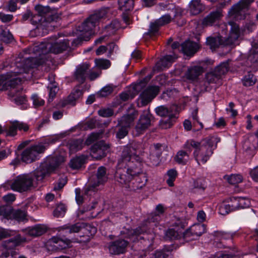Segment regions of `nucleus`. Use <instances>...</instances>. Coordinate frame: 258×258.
Returning a JSON list of instances; mask_svg holds the SVG:
<instances>
[{"mask_svg": "<svg viewBox=\"0 0 258 258\" xmlns=\"http://www.w3.org/2000/svg\"><path fill=\"white\" fill-rule=\"evenodd\" d=\"M206 232V226L204 224H195L191 226L183 233L182 236L186 241L195 240Z\"/></svg>", "mask_w": 258, "mask_h": 258, "instance_id": "nucleus-13", "label": "nucleus"}, {"mask_svg": "<svg viewBox=\"0 0 258 258\" xmlns=\"http://www.w3.org/2000/svg\"><path fill=\"white\" fill-rule=\"evenodd\" d=\"M9 95L13 98V100L17 105L26 104L27 101L25 95L22 93V88L21 86L10 87V90Z\"/></svg>", "mask_w": 258, "mask_h": 258, "instance_id": "nucleus-20", "label": "nucleus"}, {"mask_svg": "<svg viewBox=\"0 0 258 258\" xmlns=\"http://www.w3.org/2000/svg\"><path fill=\"white\" fill-rule=\"evenodd\" d=\"M70 240H62L56 237H53L47 243L46 246L49 250H57L65 249L71 246Z\"/></svg>", "mask_w": 258, "mask_h": 258, "instance_id": "nucleus-16", "label": "nucleus"}, {"mask_svg": "<svg viewBox=\"0 0 258 258\" xmlns=\"http://www.w3.org/2000/svg\"><path fill=\"white\" fill-rule=\"evenodd\" d=\"M234 104L233 102H230L228 107L226 109L227 114L233 117H235L237 115V111L234 109Z\"/></svg>", "mask_w": 258, "mask_h": 258, "instance_id": "nucleus-56", "label": "nucleus"}, {"mask_svg": "<svg viewBox=\"0 0 258 258\" xmlns=\"http://www.w3.org/2000/svg\"><path fill=\"white\" fill-rule=\"evenodd\" d=\"M90 67L88 63H84L77 67L75 73V77L79 82L83 83L87 76L91 80H94L99 76V74L97 73L90 72L89 73Z\"/></svg>", "mask_w": 258, "mask_h": 258, "instance_id": "nucleus-12", "label": "nucleus"}, {"mask_svg": "<svg viewBox=\"0 0 258 258\" xmlns=\"http://www.w3.org/2000/svg\"><path fill=\"white\" fill-rule=\"evenodd\" d=\"M13 211L9 206H3L0 207V216L3 219H10L12 217Z\"/></svg>", "mask_w": 258, "mask_h": 258, "instance_id": "nucleus-39", "label": "nucleus"}, {"mask_svg": "<svg viewBox=\"0 0 258 258\" xmlns=\"http://www.w3.org/2000/svg\"><path fill=\"white\" fill-rule=\"evenodd\" d=\"M133 178H134V181L130 183V184L128 185V188L133 190L142 188L145 185L147 181V177L145 173H141L135 175V172H134V175Z\"/></svg>", "mask_w": 258, "mask_h": 258, "instance_id": "nucleus-24", "label": "nucleus"}, {"mask_svg": "<svg viewBox=\"0 0 258 258\" xmlns=\"http://www.w3.org/2000/svg\"><path fill=\"white\" fill-rule=\"evenodd\" d=\"M68 46V40L64 39L63 40H57L54 42L51 40H47L30 47L28 50V53L33 52L36 55V56L31 58L26 57L21 61H17L15 66L12 67V70L10 71L18 72L15 74L16 76H15V73L12 74L13 78H18V77L20 78V81L18 80L17 82L13 81L12 82L13 87L20 86L19 85V83H21L22 81V78H24L21 77L23 73H27L29 69L36 67L45 62V54L49 52L53 53H60L66 50Z\"/></svg>", "mask_w": 258, "mask_h": 258, "instance_id": "nucleus-1", "label": "nucleus"}, {"mask_svg": "<svg viewBox=\"0 0 258 258\" xmlns=\"http://www.w3.org/2000/svg\"><path fill=\"white\" fill-rule=\"evenodd\" d=\"M160 27L161 26L158 25L156 21L151 23L150 24L149 33L152 35H155L158 31Z\"/></svg>", "mask_w": 258, "mask_h": 258, "instance_id": "nucleus-60", "label": "nucleus"}, {"mask_svg": "<svg viewBox=\"0 0 258 258\" xmlns=\"http://www.w3.org/2000/svg\"><path fill=\"white\" fill-rule=\"evenodd\" d=\"M18 72H8L5 74L0 75V90H8L12 86L13 81L17 82L18 80L20 81V78H13V73H17ZM17 75L15 74V76Z\"/></svg>", "mask_w": 258, "mask_h": 258, "instance_id": "nucleus-19", "label": "nucleus"}, {"mask_svg": "<svg viewBox=\"0 0 258 258\" xmlns=\"http://www.w3.org/2000/svg\"><path fill=\"white\" fill-rule=\"evenodd\" d=\"M236 234V232H226L223 231H215L213 233V235L216 236L218 238L223 239H228L232 238L233 235Z\"/></svg>", "mask_w": 258, "mask_h": 258, "instance_id": "nucleus-45", "label": "nucleus"}, {"mask_svg": "<svg viewBox=\"0 0 258 258\" xmlns=\"http://www.w3.org/2000/svg\"><path fill=\"white\" fill-rule=\"evenodd\" d=\"M231 206H230V204L228 200L223 202L219 206V213L221 215H225L229 212L233 211V210H231Z\"/></svg>", "mask_w": 258, "mask_h": 258, "instance_id": "nucleus-44", "label": "nucleus"}, {"mask_svg": "<svg viewBox=\"0 0 258 258\" xmlns=\"http://www.w3.org/2000/svg\"><path fill=\"white\" fill-rule=\"evenodd\" d=\"M66 211V206L63 204L58 205L53 212V215L56 217H63Z\"/></svg>", "mask_w": 258, "mask_h": 258, "instance_id": "nucleus-48", "label": "nucleus"}, {"mask_svg": "<svg viewBox=\"0 0 258 258\" xmlns=\"http://www.w3.org/2000/svg\"><path fill=\"white\" fill-rule=\"evenodd\" d=\"M186 149V148L185 147ZM187 152L184 151H179L175 157V160L178 164H186L189 159V149H187Z\"/></svg>", "mask_w": 258, "mask_h": 258, "instance_id": "nucleus-34", "label": "nucleus"}, {"mask_svg": "<svg viewBox=\"0 0 258 258\" xmlns=\"http://www.w3.org/2000/svg\"><path fill=\"white\" fill-rule=\"evenodd\" d=\"M159 88L157 86H150L144 90L140 95L138 100L139 107L146 105L158 94Z\"/></svg>", "mask_w": 258, "mask_h": 258, "instance_id": "nucleus-14", "label": "nucleus"}, {"mask_svg": "<svg viewBox=\"0 0 258 258\" xmlns=\"http://www.w3.org/2000/svg\"><path fill=\"white\" fill-rule=\"evenodd\" d=\"M203 73V68L200 66H192L188 69L185 78L189 82H197L198 77Z\"/></svg>", "mask_w": 258, "mask_h": 258, "instance_id": "nucleus-25", "label": "nucleus"}, {"mask_svg": "<svg viewBox=\"0 0 258 258\" xmlns=\"http://www.w3.org/2000/svg\"><path fill=\"white\" fill-rule=\"evenodd\" d=\"M116 48L117 46L114 43L109 44L106 46L101 45L96 50V54L97 55H100L104 54L107 50H108L109 55H108V56H109Z\"/></svg>", "mask_w": 258, "mask_h": 258, "instance_id": "nucleus-38", "label": "nucleus"}, {"mask_svg": "<svg viewBox=\"0 0 258 258\" xmlns=\"http://www.w3.org/2000/svg\"><path fill=\"white\" fill-rule=\"evenodd\" d=\"M120 27L119 22L117 20H114L109 25L106 26L103 31L108 35H111L113 34Z\"/></svg>", "mask_w": 258, "mask_h": 258, "instance_id": "nucleus-36", "label": "nucleus"}, {"mask_svg": "<svg viewBox=\"0 0 258 258\" xmlns=\"http://www.w3.org/2000/svg\"><path fill=\"white\" fill-rule=\"evenodd\" d=\"M95 67L99 69L106 70L111 66L110 61L104 58H98L95 59Z\"/></svg>", "mask_w": 258, "mask_h": 258, "instance_id": "nucleus-41", "label": "nucleus"}, {"mask_svg": "<svg viewBox=\"0 0 258 258\" xmlns=\"http://www.w3.org/2000/svg\"><path fill=\"white\" fill-rule=\"evenodd\" d=\"M29 127L26 123L15 121L13 122L7 131V135L14 136L17 134V130H23L26 132L28 130Z\"/></svg>", "mask_w": 258, "mask_h": 258, "instance_id": "nucleus-27", "label": "nucleus"}, {"mask_svg": "<svg viewBox=\"0 0 258 258\" xmlns=\"http://www.w3.org/2000/svg\"><path fill=\"white\" fill-rule=\"evenodd\" d=\"M64 161V157L62 155L48 157L33 173L22 174L17 176L10 183L11 189L19 192L30 190L36 186L38 181L42 180L46 175L53 172Z\"/></svg>", "mask_w": 258, "mask_h": 258, "instance_id": "nucleus-2", "label": "nucleus"}, {"mask_svg": "<svg viewBox=\"0 0 258 258\" xmlns=\"http://www.w3.org/2000/svg\"><path fill=\"white\" fill-rule=\"evenodd\" d=\"M82 95V92L79 89L74 90L69 96V101L72 104L74 102L79 99Z\"/></svg>", "mask_w": 258, "mask_h": 258, "instance_id": "nucleus-46", "label": "nucleus"}, {"mask_svg": "<svg viewBox=\"0 0 258 258\" xmlns=\"http://www.w3.org/2000/svg\"><path fill=\"white\" fill-rule=\"evenodd\" d=\"M137 115V111L133 109L130 114L124 115L118 121V125L120 126V128L116 134L117 138L122 139L126 136L128 128L131 125Z\"/></svg>", "mask_w": 258, "mask_h": 258, "instance_id": "nucleus-11", "label": "nucleus"}, {"mask_svg": "<svg viewBox=\"0 0 258 258\" xmlns=\"http://www.w3.org/2000/svg\"><path fill=\"white\" fill-rule=\"evenodd\" d=\"M57 139L56 137L49 136L44 139L42 142L39 143L38 144H42L43 145L45 146L46 149L48 146L50 144H54L57 141Z\"/></svg>", "mask_w": 258, "mask_h": 258, "instance_id": "nucleus-53", "label": "nucleus"}, {"mask_svg": "<svg viewBox=\"0 0 258 258\" xmlns=\"http://www.w3.org/2000/svg\"><path fill=\"white\" fill-rule=\"evenodd\" d=\"M100 16L99 14H94L90 16L80 28L81 34L79 39L88 41L96 32L97 26L99 24Z\"/></svg>", "mask_w": 258, "mask_h": 258, "instance_id": "nucleus-7", "label": "nucleus"}, {"mask_svg": "<svg viewBox=\"0 0 258 258\" xmlns=\"http://www.w3.org/2000/svg\"><path fill=\"white\" fill-rule=\"evenodd\" d=\"M137 152L133 147L127 146L123 150L121 158L118 161L117 170L115 173V178L117 181L126 187H128L131 179L134 175V171L130 168L126 170L122 169L126 166H130V162H133L134 160H137Z\"/></svg>", "mask_w": 258, "mask_h": 258, "instance_id": "nucleus-4", "label": "nucleus"}, {"mask_svg": "<svg viewBox=\"0 0 258 258\" xmlns=\"http://www.w3.org/2000/svg\"><path fill=\"white\" fill-rule=\"evenodd\" d=\"M109 146L101 141L94 144L91 148V156L95 159L99 160L104 157L108 151Z\"/></svg>", "mask_w": 258, "mask_h": 258, "instance_id": "nucleus-17", "label": "nucleus"}, {"mask_svg": "<svg viewBox=\"0 0 258 258\" xmlns=\"http://www.w3.org/2000/svg\"><path fill=\"white\" fill-rule=\"evenodd\" d=\"M168 178L167 179V183L170 186H172L174 185V181L175 180L177 176V172L175 170L170 169L167 172Z\"/></svg>", "mask_w": 258, "mask_h": 258, "instance_id": "nucleus-49", "label": "nucleus"}, {"mask_svg": "<svg viewBox=\"0 0 258 258\" xmlns=\"http://www.w3.org/2000/svg\"><path fill=\"white\" fill-rule=\"evenodd\" d=\"M113 91V88L110 86H106L103 88L99 92V95L101 97H106L110 94Z\"/></svg>", "mask_w": 258, "mask_h": 258, "instance_id": "nucleus-57", "label": "nucleus"}, {"mask_svg": "<svg viewBox=\"0 0 258 258\" xmlns=\"http://www.w3.org/2000/svg\"><path fill=\"white\" fill-rule=\"evenodd\" d=\"M13 40V36L7 27L0 26V40L6 43H10Z\"/></svg>", "mask_w": 258, "mask_h": 258, "instance_id": "nucleus-32", "label": "nucleus"}, {"mask_svg": "<svg viewBox=\"0 0 258 258\" xmlns=\"http://www.w3.org/2000/svg\"><path fill=\"white\" fill-rule=\"evenodd\" d=\"M228 62L226 61L221 63L219 66L217 67L214 70V72L220 78L221 75L225 74L228 72Z\"/></svg>", "mask_w": 258, "mask_h": 258, "instance_id": "nucleus-42", "label": "nucleus"}, {"mask_svg": "<svg viewBox=\"0 0 258 258\" xmlns=\"http://www.w3.org/2000/svg\"><path fill=\"white\" fill-rule=\"evenodd\" d=\"M176 57L172 55H167L162 58L159 61L161 66L164 68L168 67V66L174 60Z\"/></svg>", "mask_w": 258, "mask_h": 258, "instance_id": "nucleus-47", "label": "nucleus"}, {"mask_svg": "<svg viewBox=\"0 0 258 258\" xmlns=\"http://www.w3.org/2000/svg\"><path fill=\"white\" fill-rule=\"evenodd\" d=\"M85 159L84 156L76 157L70 161V166L73 169H79L84 163Z\"/></svg>", "mask_w": 258, "mask_h": 258, "instance_id": "nucleus-37", "label": "nucleus"}, {"mask_svg": "<svg viewBox=\"0 0 258 258\" xmlns=\"http://www.w3.org/2000/svg\"><path fill=\"white\" fill-rule=\"evenodd\" d=\"M175 106L161 105L155 108L156 114L162 117L167 118L166 120H162L160 122V126L163 128L170 127L177 118V112Z\"/></svg>", "mask_w": 258, "mask_h": 258, "instance_id": "nucleus-8", "label": "nucleus"}, {"mask_svg": "<svg viewBox=\"0 0 258 258\" xmlns=\"http://www.w3.org/2000/svg\"><path fill=\"white\" fill-rule=\"evenodd\" d=\"M230 30L228 36L227 35L226 30H228V25L223 23L221 24L220 28L221 32L217 37H209L207 39V43L210 46L211 49L214 50L219 45H233L237 44V41L240 35V31L238 26L234 22H229Z\"/></svg>", "mask_w": 258, "mask_h": 258, "instance_id": "nucleus-6", "label": "nucleus"}, {"mask_svg": "<svg viewBox=\"0 0 258 258\" xmlns=\"http://www.w3.org/2000/svg\"><path fill=\"white\" fill-rule=\"evenodd\" d=\"M31 98L33 105L35 107L40 106L44 104V101L40 98L36 94L32 95Z\"/></svg>", "mask_w": 258, "mask_h": 258, "instance_id": "nucleus-59", "label": "nucleus"}, {"mask_svg": "<svg viewBox=\"0 0 258 258\" xmlns=\"http://www.w3.org/2000/svg\"><path fill=\"white\" fill-rule=\"evenodd\" d=\"M165 208L161 204H159L156 208V214L149 218L148 224L139 227L136 230H131L128 232V238L131 240L135 242L139 239H147L148 241H153L156 235L153 231H151L154 226L157 227V223L160 220V215L164 213Z\"/></svg>", "mask_w": 258, "mask_h": 258, "instance_id": "nucleus-5", "label": "nucleus"}, {"mask_svg": "<svg viewBox=\"0 0 258 258\" xmlns=\"http://www.w3.org/2000/svg\"><path fill=\"white\" fill-rule=\"evenodd\" d=\"M229 184L235 185L241 183L243 180V176L239 174H232L230 175H225L224 177Z\"/></svg>", "mask_w": 258, "mask_h": 258, "instance_id": "nucleus-35", "label": "nucleus"}, {"mask_svg": "<svg viewBox=\"0 0 258 258\" xmlns=\"http://www.w3.org/2000/svg\"><path fill=\"white\" fill-rule=\"evenodd\" d=\"M46 230V228L44 225H36L26 229L25 232L31 236H38L45 233Z\"/></svg>", "mask_w": 258, "mask_h": 258, "instance_id": "nucleus-30", "label": "nucleus"}, {"mask_svg": "<svg viewBox=\"0 0 258 258\" xmlns=\"http://www.w3.org/2000/svg\"><path fill=\"white\" fill-rule=\"evenodd\" d=\"M181 47L183 52L187 55H192L199 48V45L197 43L189 40L185 41L182 44Z\"/></svg>", "mask_w": 258, "mask_h": 258, "instance_id": "nucleus-29", "label": "nucleus"}, {"mask_svg": "<svg viewBox=\"0 0 258 258\" xmlns=\"http://www.w3.org/2000/svg\"><path fill=\"white\" fill-rule=\"evenodd\" d=\"M220 141V138L216 136L208 137L200 142L193 140L188 141L185 144L186 148L191 152L190 147L194 149V156L198 164H205L210 159L216 148L217 144Z\"/></svg>", "mask_w": 258, "mask_h": 258, "instance_id": "nucleus-3", "label": "nucleus"}, {"mask_svg": "<svg viewBox=\"0 0 258 258\" xmlns=\"http://www.w3.org/2000/svg\"><path fill=\"white\" fill-rule=\"evenodd\" d=\"M119 9L123 11H131L134 7L133 0H118Z\"/></svg>", "mask_w": 258, "mask_h": 258, "instance_id": "nucleus-40", "label": "nucleus"}, {"mask_svg": "<svg viewBox=\"0 0 258 258\" xmlns=\"http://www.w3.org/2000/svg\"><path fill=\"white\" fill-rule=\"evenodd\" d=\"M222 17L221 10L212 12L203 19L202 25L204 27L212 26L218 22Z\"/></svg>", "mask_w": 258, "mask_h": 258, "instance_id": "nucleus-23", "label": "nucleus"}, {"mask_svg": "<svg viewBox=\"0 0 258 258\" xmlns=\"http://www.w3.org/2000/svg\"><path fill=\"white\" fill-rule=\"evenodd\" d=\"M84 227V224L81 223H77L71 226L69 229L70 233L78 232Z\"/></svg>", "mask_w": 258, "mask_h": 258, "instance_id": "nucleus-61", "label": "nucleus"}, {"mask_svg": "<svg viewBox=\"0 0 258 258\" xmlns=\"http://www.w3.org/2000/svg\"><path fill=\"white\" fill-rule=\"evenodd\" d=\"M13 16L12 15L5 14L0 13V20L3 23H7L11 21L13 19Z\"/></svg>", "mask_w": 258, "mask_h": 258, "instance_id": "nucleus-63", "label": "nucleus"}, {"mask_svg": "<svg viewBox=\"0 0 258 258\" xmlns=\"http://www.w3.org/2000/svg\"><path fill=\"white\" fill-rule=\"evenodd\" d=\"M171 20V17L169 15H165L156 21L160 26L168 24Z\"/></svg>", "mask_w": 258, "mask_h": 258, "instance_id": "nucleus-52", "label": "nucleus"}, {"mask_svg": "<svg viewBox=\"0 0 258 258\" xmlns=\"http://www.w3.org/2000/svg\"><path fill=\"white\" fill-rule=\"evenodd\" d=\"M107 176L106 175V169L104 167H100L97 171V182H95L92 185L89 186L87 188L85 191V195H91L92 191H94L96 186L99 185L100 184H102L107 180Z\"/></svg>", "mask_w": 258, "mask_h": 258, "instance_id": "nucleus-22", "label": "nucleus"}, {"mask_svg": "<svg viewBox=\"0 0 258 258\" xmlns=\"http://www.w3.org/2000/svg\"><path fill=\"white\" fill-rule=\"evenodd\" d=\"M49 98L48 101H52L55 96V95L58 91V88L56 86H53L49 87Z\"/></svg>", "mask_w": 258, "mask_h": 258, "instance_id": "nucleus-62", "label": "nucleus"}, {"mask_svg": "<svg viewBox=\"0 0 258 258\" xmlns=\"http://www.w3.org/2000/svg\"><path fill=\"white\" fill-rule=\"evenodd\" d=\"M173 227H175L170 228L166 231L165 237L166 239H173L180 238L179 233L181 232L182 230L181 224L178 222V223H175Z\"/></svg>", "mask_w": 258, "mask_h": 258, "instance_id": "nucleus-26", "label": "nucleus"}, {"mask_svg": "<svg viewBox=\"0 0 258 258\" xmlns=\"http://www.w3.org/2000/svg\"><path fill=\"white\" fill-rule=\"evenodd\" d=\"M98 114L101 116L107 117L112 116L113 114V112L111 109L103 108L98 111Z\"/></svg>", "mask_w": 258, "mask_h": 258, "instance_id": "nucleus-58", "label": "nucleus"}, {"mask_svg": "<svg viewBox=\"0 0 258 258\" xmlns=\"http://www.w3.org/2000/svg\"><path fill=\"white\" fill-rule=\"evenodd\" d=\"M240 209H243L249 207L250 205V200L246 198L238 197Z\"/></svg>", "mask_w": 258, "mask_h": 258, "instance_id": "nucleus-54", "label": "nucleus"}, {"mask_svg": "<svg viewBox=\"0 0 258 258\" xmlns=\"http://www.w3.org/2000/svg\"><path fill=\"white\" fill-rule=\"evenodd\" d=\"M25 241L26 238L22 237L19 234L13 238L5 241L2 245V253L0 258H12L14 251L12 249Z\"/></svg>", "mask_w": 258, "mask_h": 258, "instance_id": "nucleus-10", "label": "nucleus"}, {"mask_svg": "<svg viewBox=\"0 0 258 258\" xmlns=\"http://www.w3.org/2000/svg\"><path fill=\"white\" fill-rule=\"evenodd\" d=\"M231 209L235 211L240 209L238 197H232L228 200Z\"/></svg>", "mask_w": 258, "mask_h": 258, "instance_id": "nucleus-51", "label": "nucleus"}, {"mask_svg": "<svg viewBox=\"0 0 258 258\" xmlns=\"http://www.w3.org/2000/svg\"><path fill=\"white\" fill-rule=\"evenodd\" d=\"M254 2V0H241L239 3L234 5L229 12L231 16H233L237 19L244 18L242 15L247 10L248 6Z\"/></svg>", "mask_w": 258, "mask_h": 258, "instance_id": "nucleus-15", "label": "nucleus"}, {"mask_svg": "<svg viewBox=\"0 0 258 258\" xmlns=\"http://www.w3.org/2000/svg\"><path fill=\"white\" fill-rule=\"evenodd\" d=\"M151 117L152 115L150 114L149 109L144 111L136 126V130L138 134H141L142 132L148 128L151 125Z\"/></svg>", "mask_w": 258, "mask_h": 258, "instance_id": "nucleus-18", "label": "nucleus"}, {"mask_svg": "<svg viewBox=\"0 0 258 258\" xmlns=\"http://www.w3.org/2000/svg\"><path fill=\"white\" fill-rule=\"evenodd\" d=\"M84 145L82 139L72 140L69 141L68 146L71 153H75L82 149Z\"/></svg>", "mask_w": 258, "mask_h": 258, "instance_id": "nucleus-33", "label": "nucleus"}, {"mask_svg": "<svg viewBox=\"0 0 258 258\" xmlns=\"http://www.w3.org/2000/svg\"><path fill=\"white\" fill-rule=\"evenodd\" d=\"M127 245V241L123 239H119L110 242L108 247L111 254H119L125 252Z\"/></svg>", "mask_w": 258, "mask_h": 258, "instance_id": "nucleus-21", "label": "nucleus"}, {"mask_svg": "<svg viewBox=\"0 0 258 258\" xmlns=\"http://www.w3.org/2000/svg\"><path fill=\"white\" fill-rule=\"evenodd\" d=\"M15 232L0 227V240L9 236H13Z\"/></svg>", "mask_w": 258, "mask_h": 258, "instance_id": "nucleus-55", "label": "nucleus"}, {"mask_svg": "<svg viewBox=\"0 0 258 258\" xmlns=\"http://www.w3.org/2000/svg\"><path fill=\"white\" fill-rule=\"evenodd\" d=\"M250 175L254 181L258 182V166L255 167L250 171Z\"/></svg>", "mask_w": 258, "mask_h": 258, "instance_id": "nucleus-64", "label": "nucleus"}, {"mask_svg": "<svg viewBox=\"0 0 258 258\" xmlns=\"http://www.w3.org/2000/svg\"><path fill=\"white\" fill-rule=\"evenodd\" d=\"M220 79L219 76H218L214 72L207 73L202 90H208L209 85L218 84Z\"/></svg>", "mask_w": 258, "mask_h": 258, "instance_id": "nucleus-28", "label": "nucleus"}, {"mask_svg": "<svg viewBox=\"0 0 258 258\" xmlns=\"http://www.w3.org/2000/svg\"><path fill=\"white\" fill-rule=\"evenodd\" d=\"M45 150V146L38 144L26 148L21 154L22 161L26 163H30L38 158L40 154Z\"/></svg>", "mask_w": 258, "mask_h": 258, "instance_id": "nucleus-9", "label": "nucleus"}, {"mask_svg": "<svg viewBox=\"0 0 258 258\" xmlns=\"http://www.w3.org/2000/svg\"><path fill=\"white\" fill-rule=\"evenodd\" d=\"M256 81V78L253 74L248 73L242 79L244 86L249 87L253 85Z\"/></svg>", "mask_w": 258, "mask_h": 258, "instance_id": "nucleus-43", "label": "nucleus"}, {"mask_svg": "<svg viewBox=\"0 0 258 258\" xmlns=\"http://www.w3.org/2000/svg\"><path fill=\"white\" fill-rule=\"evenodd\" d=\"M204 9V5L201 0H192L189 3V11L192 15H197Z\"/></svg>", "mask_w": 258, "mask_h": 258, "instance_id": "nucleus-31", "label": "nucleus"}, {"mask_svg": "<svg viewBox=\"0 0 258 258\" xmlns=\"http://www.w3.org/2000/svg\"><path fill=\"white\" fill-rule=\"evenodd\" d=\"M13 216L17 220L19 221H23L26 219L27 213L25 210H18L15 212Z\"/></svg>", "mask_w": 258, "mask_h": 258, "instance_id": "nucleus-50", "label": "nucleus"}]
</instances>
